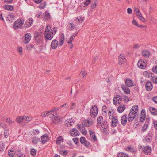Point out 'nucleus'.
<instances>
[{"label":"nucleus","mask_w":157,"mask_h":157,"mask_svg":"<svg viewBox=\"0 0 157 157\" xmlns=\"http://www.w3.org/2000/svg\"><path fill=\"white\" fill-rule=\"evenodd\" d=\"M78 127L80 131L84 134L86 135L87 133V131L86 128L81 125H78Z\"/></svg>","instance_id":"21"},{"label":"nucleus","mask_w":157,"mask_h":157,"mask_svg":"<svg viewBox=\"0 0 157 157\" xmlns=\"http://www.w3.org/2000/svg\"><path fill=\"white\" fill-rule=\"evenodd\" d=\"M97 5V3L96 2H93L91 5V8L92 9H94L96 7Z\"/></svg>","instance_id":"57"},{"label":"nucleus","mask_w":157,"mask_h":157,"mask_svg":"<svg viewBox=\"0 0 157 157\" xmlns=\"http://www.w3.org/2000/svg\"><path fill=\"white\" fill-rule=\"evenodd\" d=\"M127 13L129 14H131L132 13V9L130 8H128L127 9Z\"/></svg>","instance_id":"62"},{"label":"nucleus","mask_w":157,"mask_h":157,"mask_svg":"<svg viewBox=\"0 0 157 157\" xmlns=\"http://www.w3.org/2000/svg\"><path fill=\"white\" fill-rule=\"evenodd\" d=\"M146 117V112L144 109H143L141 111V116L140 119L141 122H143L145 120Z\"/></svg>","instance_id":"17"},{"label":"nucleus","mask_w":157,"mask_h":157,"mask_svg":"<svg viewBox=\"0 0 157 157\" xmlns=\"http://www.w3.org/2000/svg\"><path fill=\"white\" fill-rule=\"evenodd\" d=\"M70 134L73 136H77L79 135V132L75 128L71 129L70 132Z\"/></svg>","instance_id":"12"},{"label":"nucleus","mask_w":157,"mask_h":157,"mask_svg":"<svg viewBox=\"0 0 157 157\" xmlns=\"http://www.w3.org/2000/svg\"><path fill=\"white\" fill-rule=\"evenodd\" d=\"M132 23L138 27H140V26L138 24L137 22L134 19L132 21Z\"/></svg>","instance_id":"45"},{"label":"nucleus","mask_w":157,"mask_h":157,"mask_svg":"<svg viewBox=\"0 0 157 157\" xmlns=\"http://www.w3.org/2000/svg\"><path fill=\"white\" fill-rule=\"evenodd\" d=\"M68 26L69 30H72L74 28V25L72 24L71 23H70L68 25Z\"/></svg>","instance_id":"53"},{"label":"nucleus","mask_w":157,"mask_h":157,"mask_svg":"<svg viewBox=\"0 0 157 157\" xmlns=\"http://www.w3.org/2000/svg\"><path fill=\"white\" fill-rule=\"evenodd\" d=\"M117 122L118 120L117 117L116 116L113 117L111 121L112 126L113 127L116 126L117 124Z\"/></svg>","instance_id":"18"},{"label":"nucleus","mask_w":157,"mask_h":157,"mask_svg":"<svg viewBox=\"0 0 157 157\" xmlns=\"http://www.w3.org/2000/svg\"><path fill=\"white\" fill-rule=\"evenodd\" d=\"M125 84L127 86L130 87H133L134 86L133 81L131 79L128 78L125 81Z\"/></svg>","instance_id":"15"},{"label":"nucleus","mask_w":157,"mask_h":157,"mask_svg":"<svg viewBox=\"0 0 157 157\" xmlns=\"http://www.w3.org/2000/svg\"><path fill=\"white\" fill-rule=\"evenodd\" d=\"M80 142L82 144L85 143L86 141V138L84 137H81L80 139Z\"/></svg>","instance_id":"49"},{"label":"nucleus","mask_w":157,"mask_h":157,"mask_svg":"<svg viewBox=\"0 0 157 157\" xmlns=\"http://www.w3.org/2000/svg\"><path fill=\"white\" fill-rule=\"evenodd\" d=\"M98 109L96 105L93 106L90 110V114L92 117H95L97 115L98 113Z\"/></svg>","instance_id":"5"},{"label":"nucleus","mask_w":157,"mask_h":157,"mask_svg":"<svg viewBox=\"0 0 157 157\" xmlns=\"http://www.w3.org/2000/svg\"><path fill=\"white\" fill-rule=\"evenodd\" d=\"M63 142V138L59 136L57 137L56 140V142L57 144H60Z\"/></svg>","instance_id":"36"},{"label":"nucleus","mask_w":157,"mask_h":157,"mask_svg":"<svg viewBox=\"0 0 157 157\" xmlns=\"http://www.w3.org/2000/svg\"><path fill=\"white\" fill-rule=\"evenodd\" d=\"M64 36L63 33H61L60 34V40H59V45L60 46L62 45L64 43Z\"/></svg>","instance_id":"26"},{"label":"nucleus","mask_w":157,"mask_h":157,"mask_svg":"<svg viewBox=\"0 0 157 157\" xmlns=\"http://www.w3.org/2000/svg\"><path fill=\"white\" fill-rule=\"evenodd\" d=\"M49 15V13L48 12H46L45 13V15L44 17V19L45 20L47 19L48 18V16Z\"/></svg>","instance_id":"55"},{"label":"nucleus","mask_w":157,"mask_h":157,"mask_svg":"<svg viewBox=\"0 0 157 157\" xmlns=\"http://www.w3.org/2000/svg\"><path fill=\"white\" fill-rule=\"evenodd\" d=\"M57 31V28L56 27H54L51 29V32L50 33V40L53 38Z\"/></svg>","instance_id":"16"},{"label":"nucleus","mask_w":157,"mask_h":157,"mask_svg":"<svg viewBox=\"0 0 157 157\" xmlns=\"http://www.w3.org/2000/svg\"><path fill=\"white\" fill-rule=\"evenodd\" d=\"M152 100L154 102L157 103V96L154 97L152 98Z\"/></svg>","instance_id":"64"},{"label":"nucleus","mask_w":157,"mask_h":157,"mask_svg":"<svg viewBox=\"0 0 157 157\" xmlns=\"http://www.w3.org/2000/svg\"><path fill=\"white\" fill-rule=\"evenodd\" d=\"M23 118L24 120L27 122L30 121L31 120H32L33 119L32 117L31 116H28L27 115L23 116Z\"/></svg>","instance_id":"39"},{"label":"nucleus","mask_w":157,"mask_h":157,"mask_svg":"<svg viewBox=\"0 0 157 157\" xmlns=\"http://www.w3.org/2000/svg\"><path fill=\"white\" fill-rule=\"evenodd\" d=\"M80 75H82L83 78H85L87 75V72L84 69H82L80 73Z\"/></svg>","instance_id":"43"},{"label":"nucleus","mask_w":157,"mask_h":157,"mask_svg":"<svg viewBox=\"0 0 157 157\" xmlns=\"http://www.w3.org/2000/svg\"><path fill=\"white\" fill-rule=\"evenodd\" d=\"M24 23L21 20H18L14 23L13 27L15 29L20 28Z\"/></svg>","instance_id":"7"},{"label":"nucleus","mask_w":157,"mask_h":157,"mask_svg":"<svg viewBox=\"0 0 157 157\" xmlns=\"http://www.w3.org/2000/svg\"><path fill=\"white\" fill-rule=\"evenodd\" d=\"M126 59L124 55L122 54L120 55L118 57V64L121 65L125 61Z\"/></svg>","instance_id":"9"},{"label":"nucleus","mask_w":157,"mask_h":157,"mask_svg":"<svg viewBox=\"0 0 157 157\" xmlns=\"http://www.w3.org/2000/svg\"><path fill=\"white\" fill-rule=\"evenodd\" d=\"M138 111V106L135 105L132 106L130 109L128 114V121H132L135 118Z\"/></svg>","instance_id":"1"},{"label":"nucleus","mask_w":157,"mask_h":157,"mask_svg":"<svg viewBox=\"0 0 157 157\" xmlns=\"http://www.w3.org/2000/svg\"><path fill=\"white\" fill-rule=\"evenodd\" d=\"M151 136H150V134L148 133L145 138V140L147 142H150L151 140Z\"/></svg>","instance_id":"38"},{"label":"nucleus","mask_w":157,"mask_h":157,"mask_svg":"<svg viewBox=\"0 0 157 157\" xmlns=\"http://www.w3.org/2000/svg\"><path fill=\"white\" fill-rule=\"evenodd\" d=\"M27 21H28V22L29 23V25H28L27 24H26L27 23H25L24 24L25 27H26V28L30 27L31 25L33 24V19L31 18H29V19L28 20H27Z\"/></svg>","instance_id":"28"},{"label":"nucleus","mask_w":157,"mask_h":157,"mask_svg":"<svg viewBox=\"0 0 157 157\" xmlns=\"http://www.w3.org/2000/svg\"><path fill=\"white\" fill-rule=\"evenodd\" d=\"M14 17L12 13H10L7 16L6 19L7 21H10L12 19L14 18Z\"/></svg>","instance_id":"33"},{"label":"nucleus","mask_w":157,"mask_h":157,"mask_svg":"<svg viewBox=\"0 0 157 157\" xmlns=\"http://www.w3.org/2000/svg\"><path fill=\"white\" fill-rule=\"evenodd\" d=\"M24 120L23 116H19L16 119V121L19 123H21Z\"/></svg>","instance_id":"32"},{"label":"nucleus","mask_w":157,"mask_h":157,"mask_svg":"<svg viewBox=\"0 0 157 157\" xmlns=\"http://www.w3.org/2000/svg\"><path fill=\"white\" fill-rule=\"evenodd\" d=\"M148 126V122H145L141 129V131L144 132L146 130Z\"/></svg>","instance_id":"37"},{"label":"nucleus","mask_w":157,"mask_h":157,"mask_svg":"<svg viewBox=\"0 0 157 157\" xmlns=\"http://www.w3.org/2000/svg\"><path fill=\"white\" fill-rule=\"evenodd\" d=\"M121 101H124V103H127L129 101V98L127 96L124 95L121 97Z\"/></svg>","instance_id":"31"},{"label":"nucleus","mask_w":157,"mask_h":157,"mask_svg":"<svg viewBox=\"0 0 157 157\" xmlns=\"http://www.w3.org/2000/svg\"><path fill=\"white\" fill-rule=\"evenodd\" d=\"M127 119V115L126 114L124 115L121 117V120L122 125L124 126L126 124Z\"/></svg>","instance_id":"14"},{"label":"nucleus","mask_w":157,"mask_h":157,"mask_svg":"<svg viewBox=\"0 0 157 157\" xmlns=\"http://www.w3.org/2000/svg\"><path fill=\"white\" fill-rule=\"evenodd\" d=\"M4 8L5 9L10 11L13 10L14 9L13 6L10 5H5L4 6Z\"/></svg>","instance_id":"29"},{"label":"nucleus","mask_w":157,"mask_h":157,"mask_svg":"<svg viewBox=\"0 0 157 157\" xmlns=\"http://www.w3.org/2000/svg\"><path fill=\"white\" fill-rule=\"evenodd\" d=\"M93 123V121L90 118L85 119L82 122V125L85 127H89Z\"/></svg>","instance_id":"6"},{"label":"nucleus","mask_w":157,"mask_h":157,"mask_svg":"<svg viewBox=\"0 0 157 157\" xmlns=\"http://www.w3.org/2000/svg\"><path fill=\"white\" fill-rule=\"evenodd\" d=\"M139 151H143L144 154L146 155H150L151 153V147L148 146H140L139 147Z\"/></svg>","instance_id":"2"},{"label":"nucleus","mask_w":157,"mask_h":157,"mask_svg":"<svg viewBox=\"0 0 157 157\" xmlns=\"http://www.w3.org/2000/svg\"><path fill=\"white\" fill-rule=\"evenodd\" d=\"M40 37H41V36L40 33H35L34 35L35 39L37 38Z\"/></svg>","instance_id":"60"},{"label":"nucleus","mask_w":157,"mask_h":157,"mask_svg":"<svg viewBox=\"0 0 157 157\" xmlns=\"http://www.w3.org/2000/svg\"><path fill=\"white\" fill-rule=\"evenodd\" d=\"M117 156L118 157H129L127 154L122 152L118 154Z\"/></svg>","instance_id":"41"},{"label":"nucleus","mask_w":157,"mask_h":157,"mask_svg":"<svg viewBox=\"0 0 157 157\" xmlns=\"http://www.w3.org/2000/svg\"><path fill=\"white\" fill-rule=\"evenodd\" d=\"M50 118L51 121L53 123H56L60 119L56 113H50Z\"/></svg>","instance_id":"3"},{"label":"nucleus","mask_w":157,"mask_h":157,"mask_svg":"<svg viewBox=\"0 0 157 157\" xmlns=\"http://www.w3.org/2000/svg\"><path fill=\"white\" fill-rule=\"evenodd\" d=\"M143 75L144 76L151 78L152 77L153 75H154V74L149 71H146L143 72Z\"/></svg>","instance_id":"23"},{"label":"nucleus","mask_w":157,"mask_h":157,"mask_svg":"<svg viewBox=\"0 0 157 157\" xmlns=\"http://www.w3.org/2000/svg\"><path fill=\"white\" fill-rule=\"evenodd\" d=\"M26 47L27 49L29 50H31L32 49H34L35 48L34 45L31 44L28 45L26 46Z\"/></svg>","instance_id":"44"},{"label":"nucleus","mask_w":157,"mask_h":157,"mask_svg":"<svg viewBox=\"0 0 157 157\" xmlns=\"http://www.w3.org/2000/svg\"><path fill=\"white\" fill-rule=\"evenodd\" d=\"M145 87L147 90L150 91L153 88L151 82L149 81H147L145 84Z\"/></svg>","instance_id":"13"},{"label":"nucleus","mask_w":157,"mask_h":157,"mask_svg":"<svg viewBox=\"0 0 157 157\" xmlns=\"http://www.w3.org/2000/svg\"><path fill=\"white\" fill-rule=\"evenodd\" d=\"M149 110L154 115L157 114V110L155 108L153 107H150L149 108Z\"/></svg>","instance_id":"30"},{"label":"nucleus","mask_w":157,"mask_h":157,"mask_svg":"<svg viewBox=\"0 0 157 157\" xmlns=\"http://www.w3.org/2000/svg\"><path fill=\"white\" fill-rule=\"evenodd\" d=\"M137 65L138 67L141 69H144L147 66V61L144 59L139 60L138 62Z\"/></svg>","instance_id":"4"},{"label":"nucleus","mask_w":157,"mask_h":157,"mask_svg":"<svg viewBox=\"0 0 157 157\" xmlns=\"http://www.w3.org/2000/svg\"><path fill=\"white\" fill-rule=\"evenodd\" d=\"M75 121L72 118L67 119L65 121V124L67 125L68 127H71L74 125Z\"/></svg>","instance_id":"10"},{"label":"nucleus","mask_w":157,"mask_h":157,"mask_svg":"<svg viewBox=\"0 0 157 157\" xmlns=\"http://www.w3.org/2000/svg\"><path fill=\"white\" fill-rule=\"evenodd\" d=\"M59 153L63 155H66L67 153V151L64 150V151H60L59 152Z\"/></svg>","instance_id":"50"},{"label":"nucleus","mask_w":157,"mask_h":157,"mask_svg":"<svg viewBox=\"0 0 157 157\" xmlns=\"http://www.w3.org/2000/svg\"><path fill=\"white\" fill-rule=\"evenodd\" d=\"M151 78L153 83L155 84H157V77H154L152 76Z\"/></svg>","instance_id":"51"},{"label":"nucleus","mask_w":157,"mask_h":157,"mask_svg":"<svg viewBox=\"0 0 157 157\" xmlns=\"http://www.w3.org/2000/svg\"><path fill=\"white\" fill-rule=\"evenodd\" d=\"M58 42L56 40H54L52 41L51 44V47L53 49H55L57 46Z\"/></svg>","instance_id":"24"},{"label":"nucleus","mask_w":157,"mask_h":157,"mask_svg":"<svg viewBox=\"0 0 157 157\" xmlns=\"http://www.w3.org/2000/svg\"><path fill=\"white\" fill-rule=\"evenodd\" d=\"M45 6V3L44 2H43L42 3L40 4L39 7L40 8H43Z\"/></svg>","instance_id":"61"},{"label":"nucleus","mask_w":157,"mask_h":157,"mask_svg":"<svg viewBox=\"0 0 157 157\" xmlns=\"http://www.w3.org/2000/svg\"><path fill=\"white\" fill-rule=\"evenodd\" d=\"M101 126L103 128L106 129L107 127V121H104V122L102 124Z\"/></svg>","instance_id":"46"},{"label":"nucleus","mask_w":157,"mask_h":157,"mask_svg":"<svg viewBox=\"0 0 157 157\" xmlns=\"http://www.w3.org/2000/svg\"><path fill=\"white\" fill-rule=\"evenodd\" d=\"M142 54L144 57L147 58L149 57L150 53L149 51L144 50L142 51Z\"/></svg>","instance_id":"27"},{"label":"nucleus","mask_w":157,"mask_h":157,"mask_svg":"<svg viewBox=\"0 0 157 157\" xmlns=\"http://www.w3.org/2000/svg\"><path fill=\"white\" fill-rule=\"evenodd\" d=\"M31 154L33 156H34L36 154V150L34 148L31 149Z\"/></svg>","instance_id":"47"},{"label":"nucleus","mask_w":157,"mask_h":157,"mask_svg":"<svg viewBox=\"0 0 157 157\" xmlns=\"http://www.w3.org/2000/svg\"><path fill=\"white\" fill-rule=\"evenodd\" d=\"M121 97L119 95H117L114 97L113 99L114 105H116L117 104H121Z\"/></svg>","instance_id":"8"},{"label":"nucleus","mask_w":157,"mask_h":157,"mask_svg":"<svg viewBox=\"0 0 157 157\" xmlns=\"http://www.w3.org/2000/svg\"><path fill=\"white\" fill-rule=\"evenodd\" d=\"M103 120V118L101 116L98 117L97 119V122L98 124H100Z\"/></svg>","instance_id":"42"},{"label":"nucleus","mask_w":157,"mask_h":157,"mask_svg":"<svg viewBox=\"0 0 157 157\" xmlns=\"http://www.w3.org/2000/svg\"><path fill=\"white\" fill-rule=\"evenodd\" d=\"M44 33L45 39L47 41L48 39H49V29L48 28V25L47 26Z\"/></svg>","instance_id":"20"},{"label":"nucleus","mask_w":157,"mask_h":157,"mask_svg":"<svg viewBox=\"0 0 157 157\" xmlns=\"http://www.w3.org/2000/svg\"><path fill=\"white\" fill-rule=\"evenodd\" d=\"M31 35L29 33H27L25 35V39L24 42L25 43H28L31 39Z\"/></svg>","instance_id":"19"},{"label":"nucleus","mask_w":157,"mask_h":157,"mask_svg":"<svg viewBox=\"0 0 157 157\" xmlns=\"http://www.w3.org/2000/svg\"><path fill=\"white\" fill-rule=\"evenodd\" d=\"M126 150L128 151L134 152L135 150L132 147H128L126 148Z\"/></svg>","instance_id":"40"},{"label":"nucleus","mask_w":157,"mask_h":157,"mask_svg":"<svg viewBox=\"0 0 157 157\" xmlns=\"http://www.w3.org/2000/svg\"><path fill=\"white\" fill-rule=\"evenodd\" d=\"M152 70L154 73H157V65L154 67L152 69Z\"/></svg>","instance_id":"59"},{"label":"nucleus","mask_w":157,"mask_h":157,"mask_svg":"<svg viewBox=\"0 0 157 157\" xmlns=\"http://www.w3.org/2000/svg\"><path fill=\"white\" fill-rule=\"evenodd\" d=\"M8 154L10 157H13L15 154L14 153H11L9 151L8 152Z\"/></svg>","instance_id":"63"},{"label":"nucleus","mask_w":157,"mask_h":157,"mask_svg":"<svg viewBox=\"0 0 157 157\" xmlns=\"http://www.w3.org/2000/svg\"><path fill=\"white\" fill-rule=\"evenodd\" d=\"M84 20V17L83 16L78 17L77 19H76V21L78 23H80L82 22Z\"/></svg>","instance_id":"35"},{"label":"nucleus","mask_w":157,"mask_h":157,"mask_svg":"<svg viewBox=\"0 0 157 157\" xmlns=\"http://www.w3.org/2000/svg\"><path fill=\"white\" fill-rule=\"evenodd\" d=\"M48 140V136L46 134H44L41 137L40 141L42 142L43 144H44Z\"/></svg>","instance_id":"25"},{"label":"nucleus","mask_w":157,"mask_h":157,"mask_svg":"<svg viewBox=\"0 0 157 157\" xmlns=\"http://www.w3.org/2000/svg\"><path fill=\"white\" fill-rule=\"evenodd\" d=\"M49 113V111H46L44 112H43L41 113V116L43 117H46L48 114Z\"/></svg>","instance_id":"54"},{"label":"nucleus","mask_w":157,"mask_h":157,"mask_svg":"<svg viewBox=\"0 0 157 157\" xmlns=\"http://www.w3.org/2000/svg\"><path fill=\"white\" fill-rule=\"evenodd\" d=\"M59 110L58 108L57 107H55L52 109L51 111H50V113H51L55 112L56 113V112Z\"/></svg>","instance_id":"48"},{"label":"nucleus","mask_w":157,"mask_h":157,"mask_svg":"<svg viewBox=\"0 0 157 157\" xmlns=\"http://www.w3.org/2000/svg\"><path fill=\"white\" fill-rule=\"evenodd\" d=\"M90 134L91 138L94 141H96L97 140V138L96 137L95 135L93 132L90 131Z\"/></svg>","instance_id":"34"},{"label":"nucleus","mask_w":157,"mask_h":157,"mask_svg":"<svg viewBox=\"0 0 157 157\" xmlns=\"http://www.w3.org/2000/svg\"><path fill=\"white\" fill-rule=\"evenodd\" d=\"M91 0H86L84 2V4L86 6H88L91 2Z\"/></svg>","instance_id":"56"},{"label":"nucleus","mask_w":157,"mask_h":157,"mask_svg":"<svg viewBox=\"0 0 157 157\" xmlns=\"http://www.w3.org/2000/svg\"><path fill=\"white\" fill-rule=\"evenodd\" d=\"M128 87L127 86L125 85L124 84H122L121 86L122 89L124 93L127 94H130V90Z\"/></svg>","instance_id":"11"},{"label":"nucleus","mask_w":157,"mask_h":157,"mask_svg":"<svg viewBox=\"0 0 157 157\" xmlns=\"http://www.w3.org/2000/svg\"><path fill=\"white\" fill-rule=\"evenodd\" d=\"M73 140L74 142L76 144H77L78 141V138H74L73 139Z\"/></svg>","instance_id":"58"},{"label":"nucleus","mask_w":157,"mask_h":157,"mask_svg":"<svg viewBox=\"0 0 157 157\" xmlns=\"http://www.w3.org/2000/svg\"><path fill=\"white\" fill-rule=\"evenodd\" d=\"M69 107V105L67 103H65L63 105L60 106V108L61 109L62 108H63L64 109L67 108Z\"/></svg>","instance_id":"52"},{"label":"nucleus","mask_w":157,"mask_h":157,"mask_svg":"<svg viewBox=\"0 0 157 157\" xmlns=\"http://www.w3.org/2000/svg\"><path fill=\"white\" fill-rule=\"evenodd\" d=\"M125 109V105H120L117 107V110L119 113H122Z\"/></svg>","instance_id":"22"}]
</instances>
